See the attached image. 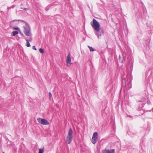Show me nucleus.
<instances>
[{
    "mask_svg": "<svg viewBox=\"0 0 153 153\" xmlns=\"http://www.w3.org/2000/svg\"><path fill=\"white\" fill-rule=\"evenodd\" d=\"M91 25L92 27L97 32L100 30V25L99 23L95 19H93L92 22H91Z\"/></svg>",
    "mask_w": 153,
    "mask_h": 153,
    "instance_id": "1",
    "label": "nucleus"
},
{
    "mask_svg": "<svg viewBox=\"0 0 153 153\" xmlns=\"http://www.w3.org/2000/svg\"><path fill=\"white\" fill-rule=\"evenodd\" d=\"M73 138V131L71 128H70L66 137V142L68 144H70Z\"/></svg>",
    "mask_w": 153,
    "mask_h": 153,
    "instance_id": "2",
    "label": "nucleus"
},
{
    "mask_svg": "<svg viewBox=\"0 0 153 153\" xmlns=\"http://www.w3.org/2000/svg\"><path fill=\"white\" fill-rule=\"evenodd\" d=\"M38 122L40 124L43 125H48L49 124V123L46 119H42L40 118H38L37 119Z\"/></svg>",
    "mask_w": 153,
    "mask_h": 153,
    "instance_id": "3",
    "label": "nucleus"
},
{
    "mask_svg": "<svg viewBox=\"0 0 153 153\" xmlns=\"http://www.w3.org/2000/svg\"><path fill=\"white\" fill-rule=\"evenodd\" d=\"M71 55L70 53H68L66 59V65L67 66H69L71 65Z\"/></svg>",
    "mask_w": 153,
    "mask_h": 153,
    "instance_id": "4",
    "label": "nucleus"
},
{
    "mask_svg": "<svg viewBox=\"0 0 153 153\" xmlns=\"http://www.w3.org/2000/svg\"><path fill=\"white\" fill-rule=\"evenodd\" d=\"M98 133L97 132H95L93 134L91 140V141L94 144L96 143L98 138Z\"/></svg>",
    "mask_w": 153,
    "mask_h": 153,
    "instance_id": "5",
    "label": "nucleus"
},
{
    "mask_svg": "<svg viewBox=\"0 0 153 153\" xmlns=\"http://www.w3.org/2000/svg\"><path fill=\"white\" fill-rule=\"evenodd\" d=\"M24 32V33L27 36H29L30 34V29L26 26H23Z\"/></svg>",
    "mask_w": 153,
    "mask_h": 153,
    "instance_id": "6",
    "label": "nucleus"
},
{
    "mask_svg": "<svg viewBox=\"0 0 153 153\" xmlns=\"http://www.w3.org/2000/svg\"><path fill=\"white\" fill-rule=\"evenodd\" d=\"M102 153H115V150L112 149L109 150L105 149L102 151Z\"/></svg>",
    "mask_w": 153,
    "mask_h": 153,
    "instance_id": "7",
    "label": "nucleus"
},
{
    "mask_svg": "<svg viewBox=\"0 0 153 153\" xmlns=\"http://www.w3.org/2000/svg\"><path fill=\"white\" fill-rule=\"evenodd\" d=\"M13 36H14L18 34L19 33V32L17 31H14L12 32Z\"/></svg>",
    "mask_w": 153,
    "mask_h": 153,
    "instance_id": "8",
    "label": "nucleus"
},
{
    "mask_svg": "<svg viewBox=\"0 0 153 153\" xmlns=\"http://www.w3.org/2000/svg\"><path fill=\"white\" fill-rule=\"evenodd\" d=\"M88 47L89 48V49L90 50V51H94V49L93 48H92V47H90L89 46H88Z\"/></svg>",
    "mask_w": 153,
    "mask_h": 153,
    "instance_id": "9",
    "label": "nucleus"
},
{
    "mask_svg": "<svg viewBox=\"0 0 153 153\" xmlns=\"http://www.w3.org/2000/svg\"><path fill=\"white\" fill-rule=\"evenodd\" d=\"M44 149H39V153H44Z\"/></svg>",
    "mask_w": 153,
    "mask_h": 153,
    "instance_id": "10",
    "label": "nucleus"
},
{
    "mask_svg": "<svg viewBox=\"0 0 153 153\" xmlns=\"http://www.w3.org/2000/svg\"><path fill=\"white\" fill-rule=\"evenodd\" d=\"M39 51L40 52L42 53H44V50L42 48H39Z\"/></svg>",
    "mask_w": 153,
    "mask_h": 153,
    "instance_id": "11",
    "label": "nucleus"
},
{
    "mask_svg": "<svg viewBox=\"0 0 153 153\" xmlns=\"http://www.w3.org/2000/svg\"><path fill=\"white\" fill-rule=\"evenodd\" d=\"M27 41V47H29L30 46V44L28 40H26Z\"/></svg>",
    "mask_w": 153,
    "mask_h": 153,
    "instance_id": "12",
    "label": "nucleus"
},
{
    "mask_svg": "<svg viewBox=\"0 0 153 153\" xmlns=\"http://www.w3.org/2000/svg\"><path fill=\"white\" fill-rule=\"evenodd\" d=\"M52 94H51V92H50L49 93V98L50 99H51L52 97Z\"/></svg>",
    "mask_w": 153,
    "mask_h": 153,
    "instance_id": "13",
    "label": "nucleus"
},
{
    "mask_svg": "<svg viewBox=\"0 0 153 153\" xmlns=\"http://www.w3.org/2000/svg\"><path fill=\"white\" fill-rule=\"evenodd\" d=\"M13 29L14 30H19V28L18 27H13Z\"/></svg>",
    "mask_w": 153,
    "mask_h": 153,
    "instance_id": "14",
    "label": "nucleus"
},
{
    "mask_svg": "<svg viewBox=\"0 0 153 153\" xmlns=\"http://www.w3.org/2000/svg\"><path fill=\"white\" fill-rule=\"evenodd\" d=\"M33 49L35 50V51H36L37 50V49L36 48L35 46H33Z\"/></svg>",
    "mask_w": 153,
    "mask_h": 153,
    "instance_id": "15",
    "label": "nucleus"
},
{
    "mask_svg": "<svg viewBox=\"0 0 153 153\" xmlns=\"http://www.w3.org/2000/svg\"><path fill=\"white\" fill-rule=\"evenodd\" d=\"M24 10H27V8H24Z\"/></svg>",
    "mask_w": 153,
    "mask_h": 153,
    "instance_id": "16",
    "label": "nucleus"
},
{
    "mask_svg": "<svg viewBox=\"0 0 153 153\" xmlns=\"http://www.w3.org/2000/svg\"><path fill=\"white\" fill-rule=\"evenodd\" d=\"M3 153H4V152H3Z\"/></svg>",
    "mask_w": 153,
    "mask_h": 153,
    "instance_id": "17",
    "label": "nucleus"
}]
</instances>
